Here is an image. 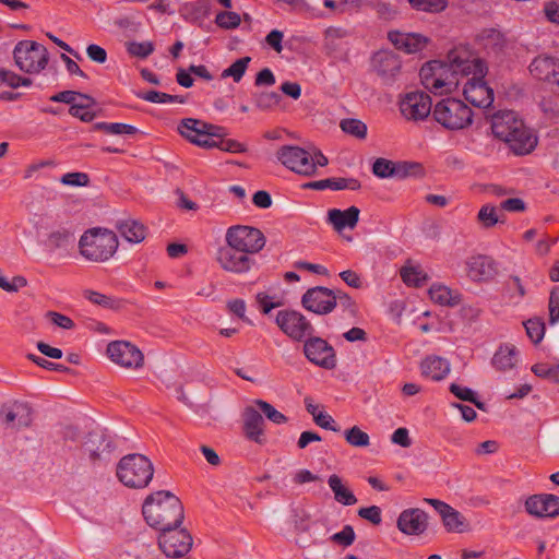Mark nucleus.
<instances>
[{
  "label": "nucleus",
  "instance_id": "obj_5",
  "mask_svg": "<svg viewBox=\"0 0 559 559\" xmlns=\"http://www.w3.org/2000/svg\"><path fill=\"white\" fill-rule=\"evenodd\" d=\"M432 118L448 131H460L473 123V110L463 100L448 97L435 105Z\"/></svg>",
  "mask_w": 559,
  "mask_h": 559
},
{
  "label": "nucleus",
  "instance_id": "obj_11",
  "mask_svg": "<svg viewBox=\"0 0 559 559\" xmlns=\"http://www.w3.org/2000/svg\"><path fill=\"white\" fill-rule=\"evenodd\" d=\"M277 158L284 166L297 174L311 176L316 173V163L312 156L299 146H282L277 152Z\"/></svg>",
  "mask_w": 559,
  "mask_h": 559
},
{
  "label": "nucleus",
  "instance_id": "obj_19",
  "mask_svg": "<svg viewBox=\"0 0 559 559\" xmlns=\"http://www.w3.org/2000/svg\"><path fill=\"white\" fill-rule=\"evenodd\" d=\"M1 415V421L5 428L20 430L29 427L33 421L32 408L23 402H14L3 407Z\"/></svg>",
  "mask_w": 559,
  "mask_h": 559
},
{
  "label": "nucleus",
  "instance_id": "obj_33",
  "mask_svg": "<svg viewBox=\"0 0 559 559\" xmlns=\"http://www.w3.org/2000/svg\"><path fill=\"white\" fill-rule=\"evenodd\" d=\"M518 350L514 345H501L495 353L491 364L500 371L512 369L516 364Z\"/></svg>",
  "mask_w": 559,
  "mask_h": 559
},
{
  "label": "nucleus",
  "instance_id": "obj_41",
  "mask_svg": "<svg viewBox=\"0 0 559 559\" xmlns=\"http://www.w3.org/2000/svg\"><path fill=\"white\" fill-rule=\"evenodd\" d=\"M504 294L509 299H523L526 295L525 286L518 275H510L503 283Z\"/></svg>",
  "mask_w": 559,
  "mask_h": 559
},
{
  "label": "nucleus",
  "instance_id": "obj_42",
  "mask_svg": "<svg viewBox=\"0 0 559 559\" xmlns=\"http://www.w3.org/2000/svg\"><path fill=\"white\" fill-rule=\"evenodd\" d=\"M74 240V235L66 229L60 228L49 234L47 239V246L50 250H57L61 248H67Z\"/></svg>",
  "mask_w": 559,
  "mask_h": 559
},
{
  "label": "nucleus",
  "instance_id": "obj_8",
  "mask_svg": "<svg viewBox=\"0 0 559 559\" xmlns=\"http://www.w3.org/2000/svg\"><path fill=\"white\" fill-rule=\"evenodd\" d=\"M275 322L281 331L294 341H304L314 333V328L310 321L296 310L278 311Z\"/></svg>",
  "mask_w": 559,
  "mask_h": 559
},
{
  "label": "nucleus",
  "instance_id": "obj_13",
  "mask_svg": "<svg viewBox=\"0 0 559 559\" xmlns=\"http://www.w3.org/2000/svg\"><path fill=\"white\" fill-rule=\"evenodd\" d=\"M430 96L425 92H409L400 104L402 115L408 120H424L432 115Z\"/></svg>",
  "mask_w": 559,
  "mask_h": 559
},
{
  "label": "nucleus",
  "instance_id": "obj_63",
  "mask_svg": "<svg viewBox=\"0 0 559 559\" xmlns=\"http://www.w3.org/2000/svg\"><path fill=\"white\" fill-rule=\"evenodd\" d=\"M331 539L344 547L350 546L355 540V532L350 525H345L343 530L338 533H335Z\"/></svg>",
  "mask_w": 559,
  "mask_h": 559
},
{
  "label": "nucleus",
  "instance_id": "obj_26",
  "mask_svg": "<svg viewBox=\"0 0 559 559\" xmlns=\"http://www.w3.org/2000/svg\"><path fill=\"white\" fill-rule=\"evenodd\" d=\"M466 266L467 275L474 282L488 281L497 273L496 263L488 255L472 257Z\"/></svg>",
  "mask_w": 559,
  "mask_h": 559
},
{
  "label": "nucleus",
  "instance_id": "obj_22",
  "mask_svg": "<svg viewBox=\"0 0 559 559\" xmlns=\"http://www.w3.org/2000/svg\"><path fill=\"white\" fill-rule=\"evenodd\" d=\"M428 526V514L421 509L404 510L397 519L399 530L407 535L423 534Z\"/></svg>",
  "mask_w": 559,
  "mask_h": 559
},
{
  "label": "nucleus",
  "instance_id": "obj_52",
  "mask_svg": "<svg viewBox=\"0 0 559 559\" xmlns=\"http://www.w3.org/2000/svg\"><path fill=\"white\" fill-rule=\"evenodd\" d=\"M531 370L536 377L559 383V365L549 366L547 364H535L532 366Z\"/></svg>",
  "mask_w": 559,
  "mask_h": 559
},
{
  "label": "nucleus",
  "instance_id": "obj_14",
  "mask_svg": "<svg viewBox=\"0 0 559 559\" xmlns=\"http://www.w3.org/2000/svg\"><path fill=\"white\" fill-rule=\"evenodd\" d=\"M108 357L117 365L124 368H139L143 366L142 352L126 341H114L107 346Z\"/></svg>",
  "mask_w": 559,
  "mask_h": 559
},
{
  "label": "nucleus",
  "instance_id": "obj_29",
  "mask_svg": "<svg viewBox=\"0 0 559 559\" xmlns=\"http://www.w3.org/2000/svg\"><path fill=\"white\" fill-rule=\"evenodd\" d=\"M420 369L424 377L440 381L450 372V362L439 356H429L421 361Z\"/></svg>",
  "mask_w": 559,
  "mask_h": 559
},
{
  "label": "nucleus",
  "instance_id": "obj_28",
  "mask_svg": "<svg viewBox=\"0 0 559 559\" xmlns=\"http://www.w3.org/2000/svg\"><path fill=\"white\" fill-rule=\"evenodd\" d=\"M388 38L397 49L407 53L419 51L427 43V38L419 34H404L397 31L389 32Z\"/></svg>",
  "mask_w": 559,
  "mask_h": 559
},
{
  "label": "nucleus",
  "instance_id": "obj_6",
  "mask_svg": "<svg viewBox=\"0 0 559 559\" xmlns=\"http://www.w3.org/2000/svg\"><path fill=\"white\" fill-rule=\"evenodd\" d=\"M16 67L25 73H39L49 61L47 48L34 40H20L13 50Z\"/></svg>",
  "mask_w": 559,
  "mask_h": 559
},
{
  "label": "nucleus",
  "instance_id": "obj_17",
  "mask_svg": "<svg viewBox=\"0 0 559 559\" xmlns=\"http://www.w3.org/2000/svg\"><path fill=\"white\" fill-rule=\"evenodd\" d=\"M524 508L534 518H556L559 515V497L551 493L532 495L525 500Z\"/></svg>",
  "mask_w": 559,
  "mask_h": 559
},
{
  "label": "nucleus",
  "instance_id": "obj_35",
  "mask_svg": "<svg viewBox=\"0 0 559 559\" xmlns=\"http://www.w3.org/2000/svg\"><path fill=\"white\" fill-rule=\"evenodd\" d=\"M84 297L90 300L92 304L100 306L106 309L119 310L123 307L124 300L120 298H116L112 296H107L105 294L86 289L83 293Z\"/></svg>",
  "mask_w": 559,
  "mask_h": 559
},
{
  "label": "nucleus",
  "instance_id": "obj_58",
  "mask_svg": "<svg viewBox=\"0 0 559 559\" xmlns=\"http://www.w3.org/2000/svg\"><path fill=\"white\" fill-rule=\"evenodd\" d=\"M93 105L94 104L87 100L84 104H72V106L69 108V114L72 117L79 118L83 122H91L95 119L96 114L86 109Z\"/></svg>",
  "mask_w": 559,
  "mask_h": 559
},
{
  "label": "nucleus",
  "instance_id": "obj_40",
  "mask_svg": "<svg viewBox=\"0 0 559 559\" xmlns=\"http://www.w3.org/2000/svg\"><path fill=\"white\" fill-rule=\"evenodd\" d=\"M138 97L154 104H166V103H186V98L180 95H170L164 92L158 91H147L144 93H139Z\"/></svg>",
  "mask_w": 559,
  "mask_h": 559
},
{
  "label": "nucleus",
  "instance_id": "obj_44",
  "mask_svg": "<svg viewBox=\"0 0 559 559\" xmlns=\"http://www.w3.org/2000/svg\"><path fill=\"white\" fill-rule=\"evenodd\" d=\"M340 127L343 132L346 134L353 135L359 140H364L367 136V124L355 118L343 119L340 123Z\"/></svg>",
  "mask_w": 559,
  "mask_h": 559
},
{
  "label": "nucleus",
  "instance_id": "obj_59",
  "mask_svg": "<svg viewBox=\"0 0 559 559\" xmlns=\"http://www.w3.org/2000/svg\"><path fill=\"white\" fill-rule=\"evenodd\" d=\"M154 51V45L151 41H132L128 45V52L139 58H146Z\"/></svg>",
  "mask_w": 559,
  "mask_h": 559
},
{
  "label": "nucleus",
  "instance_id": "obj_9",
  "mask_svg": "<svg viewBox=\"0 0 559 559\" xmlns=\"http://www.w3.org/2000/svg\"><path fill=\"white\" fill-rule=\"evenodd\" d=\"M179 526L160 530L158 545L162 551L169 558H180L189 552L192 546V536L187 530Z\"/></svg>",
  "mask_w": 559,
  "mask_h": 559
},
{
  "label": "nucleus",
  "instance_id": "obj_38",
  "mask_svg": "<svg viewBox=\"0 0 559 559\" xmlns=\"http://www.w3.org/2000/svg\"><path fill=\"white\" fill-rule=\"evenodd\" d=\"M202 124H204V121L193 118H186L180 121L178 131L182 136L191 142L198 135H203L204 128H202Z\"/></svg>",
  "mask_w": 559,
  "mask_h": 559
},
{
  "label": "nucleus",
  "instance_id": "obj_39",
  "mask_svg": "<svg viewBox=\"0 0 559 559\" xmlns=\"http://www.w3.org/2000/svg\"><path fill=\"white\" fill-rule=\"evenodd\" d=\"M442 523L448 532L462 533L465 532L467 527L465 518L453 507L444 514Z\"/></svg>",
  "mask_w": 559,
  "mask_h": 559
},
{
  "label": "nucleus",
  "instance_id": "obj_62",
  "mask_svg": "<svg viewBox=\"0 0 559 559\" xmlns=\"http://www.w3.org/2000/svg\"><path fill=\"white\" fill-rule=\"evenodd\" d=\"M548 309L549 323L555 324L559 322V287H555L550 292Z\"/></svg>",
  "mask_w": 559,
  "mask_h": 559
},
{
  "label": "nucleus",
  "instance_id": "obj_7",
  "mask_svg": "<svg viewBox=\"0 0 559 559\" xmlns=\"http://www.w3.org/2000/svg\"><path fill=\"white\" fill-rule=\"evenodd\" d=\"M226 243L250 254L251 257L260 252L265 246L263 233L255 227L246 225H235L227 229L225 235Z\"/></svg>",
  "mask_w": 559,
  "mask_h": 559
},
{
  "label": "nucleus",
  "instance_id": "obj_12",
  "mask_svg": "<svg viewBox=\"0 0 559 559\" xmlns=\"http://www.w3.org/2000/svg\"><path fill=\"white\" fill-rule=\"evenodd\" d=\"M301 305L316 314H329L336 308L335 292L324 286L311 287L302 295Z\"/></svg>",
  "mask_w": 559,
  "mask_h": 559
},
{
  "label": "nucleus",
  "instance_id": "obj_16",
  "mask_svg": "<svg viewBox=\"0 0 559 559\" xmlns=\"http://www.w3.org/2000/svg\"><path fill=\"white\" fill-rule=\"evenodd\" d=\"M217 261L225 271L233 273H246L251 270L254 263L250 254L240 251V249L236 250L229 245L218 249Z\"/></svg>",
  "mask_w": 559,
  "mask_h": 559
},
{
  "label": "nucleus",
  "instance_id": "obj_18",
  "mask_svg": "<svg viewBox=\"0 0 559 559\" xmlns=\"http://www.w3.org/2000/svg\"><path fill=\"white\" fill-rule=\"evenodd\" d=\"M484 75H473L463 88L465 99L479 108H488L493 103V91L483 80Z\"/></svg>",
  "mask_w": 559,
  "mask_h": 559
},
{
  "label": "nucleus",
  "instance_id": "obj_46",
  "mask_svg": "<svg viewBox=\"0 0 559 559\" xmlns=\"http://www.w3.org/2000/svg\"><path fill=\"white\" fill-rule=\"evenodd\" d=\"M251 61L250 57H242L233 62L228 68H226L222 72V78H233V80L238 83L243 78L248 66Z\"/></svg>",
  "mask_w": 559,
  "mask_h": 559
},
{
  "label": "nucleus",
  "instance_id": "obj_32",
  "mask_svg": "<svg viewBox=\"0 0 559 559\" xmlns=\"http://www.w3.org/2000/svg\"><path fill=\"white\" fill-rule=\"evenodd\" d=\"M430 299L440 306L455 307L461 304V295L441 284H433L429 288Z\"/></svg>",
  "mask_w": 559,
  "mask_h": 559
},
{
  "label": "nucleus",
  "instance_id": "obj_21",
  "mask_svg": "<svg viewBox=\"0 0 559 559\" xmlns=\"http://www.w3.org/2000/svg\"><path fill=\"white\" fill-rule=\"evenodd\" d=\"M491 131L495 138L507 142L513 132L522 127V119L512 110H500L491 116Z\"/></svg>",
  "mask_w": 559,
  "mask_h": 559
},
{
  "label": "nucleus",
  "instance_id": "obj_56",
  "mask_svg": "<svg viewBox=\"0 0 559 559\" xmlns=\"http://www.w3.org/2000/svg\"><path fill=\"white\" fill-rule=\"evenodd\" d=\"M477 218L485 228L493 227L499 222L496 207L489 204L480 207Z\"/></svg>",
  "mask_w": 559,
  "mask_h": 559
},
{
  "label": "nucleus",
  "instance_id": "obj_53",
  "mask_svg": "<svg viewBox=\"0 0 559 559\" xmlns=\"http://www.w3.org/2000/svg\"><path fill=\"white\" fill-rule=\"evenodd\" d=\"M255 405L260 408V411L264 414V416L276 425H282L287 423L288 418L281 412L274 408L273 405L263 401L257 400Z\"/></svg>",
  "mask_w": 559,
  "mask_h": 559
},
{
  "label": "nucleus",
  "instance_id": "obj_25",
  "mask_svg": "<svg viewBox=\"0 0 559 559\" xmlns=\"http://www.w3.org/2000/svg\"><path fill=\"white\" fill-rule=\"evenodd\" d=\"M510 150L516 155L530 154L537 145V136L522 121L515 132L506 142Z\"/></svg>",
  "mask_w": 559,
  "mask_h": 559
},
{
  "label": "nucleus",
  "instance_id": "obj_48",
  "mask_svg": "<svg viewBox=\"0 0 559 559\" xmlns=\"http://www.w3.org/2000/svg\"><path fill=\"white\" fill-rule=\"evenodd\" d=\"M345 440L348 444L356 448H366L370 444L369 435L362 431L358 426L344 431Z\"/></svg>",
  "mask_w": 559,
  "mask_h": 559
},
{
  "label": "nucleus",
  "instance_id": "obj_50",
  "mask_svg": "<svg viewBox=\"0 0 559 559\" xmlns=\"http://www.w3.org/2000/svg\"><path fill=\"white\" fill-rule=\"evenodd\" d=\"M215 23L224 29H235L241 23V17L234 11H221L215 16Z\"/></svg>",
  "mask_w": 559,
  "mask_h": 559
},
{
  "label": "nucleus",
  "instance_id": "obj_2",
  "mask_svg": "<svg viewBox=\"0 0 559 559\" xmlns=\"http://www.w3.org/2000/svg\"><path fill=\"white\" fill-rule=\"evenodd\" d=\"M142 513L146 523L158 531L180 526L185 519L181 501L168 490L148 495L142 506Z\"/></svg>",
  "mask_w": 559,
  "mask_h": 559
},
{
  "label": "nucleus",
  "instance_id": "obj_31",
  "mask_svg": "<svg viewBox=\"0 0 559 559\" xmlns=\"http://www.w3.org/2000/svg\"><path fill=\"white\" fill-rule=\"evenodd\" d=\"M120 235L129 242L139 243L146 237V227L139 221L127 218L117 222Z\"/></svg>",
  "mask_w": 559,
  "mask_h": 559
},
{
  "label": "nucleus",
  "instance_id": "obj_30",
  "mask_svg": "<svg viewBox=\"0 0 559 559\" xmlns=\"http://www.w3.org/2000/svg\"><path fill=\"white\" fill-rule=\"evenodd\" d=\"M306 187L314 189V190H358L361 187V183L356 178H343V177H331L318 181H312L306 185Z\"/></svg>",
  "mask_w": 559,
  "mask_h": 559
},
{
  "label": "nucleus",
  "instance_id": "obj_24",
  "mask_svg": "<svg viewBox=\"0 0 559 559\" xmlns=\"http://www.w3.org/2000/svg\"><path fill=\"white\" fill-rule=\"evenodd\" d=\"M243 432L245 436L258 444H264V420L262 415L255 408L248 406L245 408L243 414Z\"/></svg>",
  "mask_w": 559,
  "mask_h": 559
},
{
  "label": "nucleus",
  "instance_id": "obj_27",
  "mask_svg": "<svg viewBox=\"0 0 559 559\" xmlns=\"http://www.w3.org/2000/svg\"><path fill=\"white\" fill-rule=\"evenodd\" d=\"M360 210L357 206H349L342 211L332 209L328 212V222L333 225L336 231H342L345 228H355L359 221Z\"/></svg>",
  "mask_w": 559,
  "mask_h": 559
},
{
  "label": "nucleus",
  "instance_id": "obj_51",
  "mask_svg": "<svg viewBox=\"0 0 559 559\" xmlns=\"http://www.w3.org/2000/svg\"><path fill=\"white\" fill-rule=\"evenodd\" d=\"M334 292L336 306L338 305L349 317L356 318L359 312L356 301L347 293L341 289H335Z\"/></svg>",
  "mask_w": 559,
  "mask_h": 559
},
{
  "label": "nucleus",
  "instance_id": "obj_64",
  "mask_svg": "<svg viewBox=\"0 0 559 559\" xmlns=\"http://www.w3.org/2000/svg\"><path fill=\"white\" fill-rule=\"evenodd\" d=\"M313 421L319 427L326 429V430H331L334 432H338L341 430V427L335 423L333 417L325 412H319L318 414H314Z\"/></svg>",
  "mask_w": 559,
  "mask_h": 559
},
{
  "label": "nucleus",
  "instance_id": "obj_55",
  "mask_svg": "<svg viewBox=\"0 0 559 559\" xmlns=\"http://www.w3.org/2000/svg\"><path fill=\"white\" fill-rule=\"evenodd\" d=\"M0 83H4L12 88H16L19 86L32 85V80L29 78L21 76L12 71L0 69Z\"/></svg>",
  "mask_w": 559,
  "mask_h": 559
},
{
  "label": "nucleus",
  "instance_id": "obj_57",
  "mask_svg": "<svg viewBox=\"0 0 559 559\" xmlns=\"http://www.w3.org/2000/svg\"><path fill=\"white\" fill-rule=\"evenodd\" d=\"M78 96L87 102H91L92 104H95V99L92 96H90L87 94H82V93L75 92V91H62V92H59V93L52 95L49 99L51 102L64 103V104H69L70 106H72V104H75L74 100Z\"/></svg>",
  "mask_w": 559,
  "mask_h": 559
},
{
  "label": "nucleus",
  "instance_id": "obj_36",
  "mask_svg": "<svg viewBox=\"0 0 559 559\" xmlns=\"http://www.w3.org/2000/svg\"><path fill=\"white\" fill-rule=\"evenodd\" d=\"M401 277L408 286L421 287L427 281L428 275L419 266H404L401 269Z\"/></svg>",
  "mask_w": 559,
  "mask_h": 559
},
{
  "label": "nucleus",
  "instance_id": "obj_45",
  "mask_svg": "<svg viewBox=\"0 0 559 559\" xmlns=\"http://www.w3.org/2000/svg\"><path fill=\"white\" fill-rule=\"evenodd\" d=\"M425 170L417 162H395V177L404 179L407 177H421Z\"/></svg>",
  "mask_w": 559,
  "mask_h": 559
},
{
  "label": "nucleus",
  "instance_id": "obj_37",
  "mask_svg": "<svg viewBox=\"0 0 559 559\" xmlns=\"http://www.w3.org/2000/svg\"><path fill=\"white\" fill-rule=\"evenodd\" d=\"M528 338L535 344H539L546 332L545 322L539 317L531 318L523 322Z\"/></svg>",
  "mask_w": 559,
  "mask_h": 559
},
{
  "label": "nucleus",
  "instance_id": "obj_3",
  "mask_svg": "<svg viewBox=\"0 0 559 559\" xmlns=\"http://www.w3.org/2000/svg\"><path fill=\"white\" fill-rule=\"evenodd\" d=\"M118 246L117 235L102 227L86 230L79 240L81 255L92 262L108 261L116 253Z\"/></svg>",
  "mask_w": 559,
  "mask_h": 559
},
{
  "label": "nucleus",
  "instance_id": "obj_23",
  "mask_svg": "<svg viewBox=\"0 0 559 559\" xmlns=\"http://www.w3.org/2000/svg\"><path fill=\"white\" fill-rule=\"evenodd\" d=\"M85 448L90 459L96 462L98 460H105L106 455H109L114 451L115 444L111 438L104 431H92L87 435Z\"/></svg>",
  "mask_w": 559,
  "mask_h": 559
},
{
  "label": "nucleus",
  "instance_id": "obj_20",
  "mask_svg": "<svg viewBox=\"0 0 559 559\" xmlns=\"http://www.w3.org/2000/svg\"><path fill=\"white\" fill-rule=\"evenodd\" d=\"M371 66L384 83H390L401 71V60L392 51L381 50L373 55Z\"/></svg>",
  "mask_w": 559,
  "mask_h": 559
},
{
  "label": "nucleus",
  "instance_id": "obj_34",
  "mask_svg": "<svg viewBox=\"0 0 559 559\" xmlns=\"http://www.w3.org/2000/svg\"><path fill=\"white\" fill-rule=\"evenodd\" d=\"M328 485L334 493V499L343 506H354L357 503V498L350 489L344 484L342 478L332 474L328 478Z\"/></svg>",
  "mask_w": 559,
  "mask_h": 559
},
{
  "label": "nucleus",
  "instance_id": "obj_49",
  "mask_svg": "<svg viewBox=\"0 0 559 559\" xmlns=\"http://www.w3.org/2000/svg\"><path fill=\"white\" fill-rule=\"evenodd\" d=\"M413 9L429 13H439L448 5V0H408Z\"/></svg>",
  "mask_w": 559,
  "mask_h": 559
},
{
  "label": "nucleus",
  "instance_id": "obj_47",
  "mask_svg": "<svg viewBox=\"0 0 559 559\" xmlns=\"http://www.w3.org/2000/svg\"><path fill=\"white\" fill-rule=\"evenodd\" d=\"M450 392L454 394L459 400L464 402L473 403L478 409L484 411L485 409V403L480 402L476 397V393L466 386H462L456 383H451L449 388Z\"/></svg>",
  "mask_w": 559,
  "mask_h": 559
},
{
  "label": "nucleus",
  "instance_id": "obj_43",
  "mask_svg": "<svg viewBox=\"0 0 559 559\" xmlns=\"http://www.w3.org/2000/svg\"><path fill=\"white\" fill-rule=\"evenodd\" d=\"M254 105L261 110H271L282 100V95L277 92H259L252 96Z\"/></svg>",
  "mask_w": 559,
  "mask_h": 559
},
{
  "label": "nucleus",
  "instance_id": "obj_10",
  "mask_svg": "<svg viewBox=\"0 0 559 559\" xmlns=\"http://www.w3.org/2000/svg\"><path fill=\"white\" fill-rule=\"evenodd\" d=\"M304 354L313 365L332 370L336 367V353L332 345L319 336H308L304 343Z\"/></svg>",
  "mask_w": 559,
  "mask_h": 559
},
{
  "label": "nucleus",
  "instance_id": "obj_61",
  "mask_svg": "<svg viewBox=\"0 0 559 559\" xmlns=\"http://www.w3.org/2000/svg\"><path fill=\"white\" fill-rule=\"evenodd\" d=\"M216 148L228 153H245L247 152V146L239 141L233 139H221L216 142Z\"/></svg>",
  "mask_w": 559,
  "mask_h": 559
},
{
  "label": "nucleus",
  "instance_id": "obj_60",
  "mask_svg": "<svg viewBox=\"0 0 559 559\" xmlns=\"http://www.w3.org/2000/svg\"><path fill=\"white\" fill-rule=\"evenodd\" d=\"M60 181L66 186L86 187L90 183V177L85 173H67Z\"/></svg>",
  "mask_w": 559,
  "mask_h": 559
},
{
  "label": "nucleus",
  "instance_id": "obj_15",
  "mask_svg": "<svg viewBox=\"0 0 559 559\" xmlns=\"http://www.w3.org/2000/svg\"><path fill=\"white\" fill-rule=\"evenodd\" d=\"M531 74L548 83L551 91L559 95V60L549 56H538L530 64Z\"/></svg>",
  "mask_w": 559,
  "mask_h": 559
},
{
  "label": "nucleus",
  "instance_id": "obj_1",
  "mask_svg": "<svg viewBox=\"0 0 559 559\" xmlns=\"http://www.w3.org/2000/svg\"><path fill=\"white\" fill-rule=\"evenodd\" d=\"M486 63L471 58L467 50L454 48L448 52L447 60H432L421 67L419 76L423 85L433 94L451 93L459 84V76L485 75Z\"/></svg>",
  "mask_w": 559,
  "mask_h": 559
},
{
  "label": "nucleus",
  "instance_id": "obj_4",
  "mask_svg": "<svg viewBox=\"0 0 559 559\" xmlns=\"http://www.w3.org/2000/svg\"><path fill=\"white\" fill-rule=\"evenodd\" d=\"M116 475L126 487L143 489L148 486L154 476V466L147 456L131 453L120 459Z\"/></svg>",
  "mask_w": 559,
  "mask_h": 559
},
{
  "label": "nucleus",
  "instance_id": "obj_54",
  "mask_svg": "<svg viewBox=\"0 0 559 559\" xmlns=\"http://www.w3.org/2000/svg\"><path fill=\"white\" fill-rule=\"evenodd\" d=\"M372 173L379 178L395 177V162L379 157L372 165Z\"/></svg>",
  "mask_w": 559,
  "mask_h": 559
}]
</instances>
